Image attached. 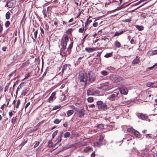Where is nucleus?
I'll list each match as a JSON object with an SVG mask.
<instances>
[{"label": "nucleus", "mask_w": 157, "mask_h": 157, "mask_svg": "<svg viewBox=\"0 0 157 157\" xmlns=\"http://www.w3.org/2000/svg\"><path fill=\"white\" fill-rule=\"evenodd\" d=\"M69 41L68 37L67 36H65L63 39V41L62 43V48L60 53V54L63 56H65L68 55L70 53V50L72 48L73 42H71V44H69L68 47L66 50V46L67 43Z\"/></svg>", "instance_id": "obj_1"}, {"label": "nucleus", "mask_w": 157, "mask_h": 157, "mask_svg": "<svg viewBox=\"0 0 157 157\" xmlns=\"http://www.w3.org/2000/svg\"><path fill=\"white\" fill-rule=\"evenodd\" d=\"M79 79L84 85L85 86L88 79L87 74L84 72H80L79 73Z\"/></svg>", "instance_id": "obj_2"}, {"label": "nucleus", "mask_w": 157, "mask_h": 157, "mask_svg": "<svg viewBox=\"0 0 157 157\" xmlns=\"http://www.w3.org/2000/svg\"><path fill=\"white\" fill-rule=\"evenodd\" d=\"M62 73L66 75L67 76H69L71 74V71L69 64H65L63 66Z\"/></svg>", "instance_id": "obj_3"}, {"label": "nucleus", "mask_w": 157, "mask_h": 157, "mask_svg": "<svg viewBox=\"0 0 157 157\" xmlns=\"http://www.w3.org/2000/svg\"><path fill=\"white\" fill-rule=\"evenodd\" d=\"M101 88L103 90H109L111 89V87L108 82H106L101 84Z\"/></svg>", "instance_id": "obj_4"}, {"label": "nucleus", "mask_w": 157, "mask_h": 157, "mask_svg": "<svg viewBox=\"0 0 157 157\" xmlns=\"http://www.w3.org/2000/svg\"><path fill=\"white\" fill-rule=\"evenodd\" d=\"M103 138L104 137L103 136L100 135L98 139V141L94 142V146L95 147H99L102 144Z\"/></svg>", "instance_id": "obj_5"}, {"label": "nucleus", "mask_w": 157, "mask_h": 157, "mask_svg": "<svg viewBox=\"0 0 157 157\" xmlns=\"http://www.w3.org/2000/svg\"><path fill=\"white\" fill-rule=\"evenodd\" d=\"M99 92L96 90H87V94L88 95H92L95 94H98Z\"/></svg>", "instance_id": "obj_6"}, {"label": "nucleus", "mask_w": 157, "mask_h": 157, "mask_svg": "<svg viewBox=\"0 0 157 157\" xmlns=\"http://www.w3.org/2000/svg\"><path fill=\"white\" fill-rule=\"evenodd\" d=\"M120 93L124 95H126L128 93V89L124 87H120Z\"/></svg>", "instance_id": "obj_7"}, {"label": "nucleus", "mask_w": 157, "mask_h": 157, "mask_svg": "<svg viewBox=\"0 0 157 157\" xmlns=\"http://www.w3.org/2000/svg\"><path fill=\"white\" fill-rule=\"evenodd\" d=\"M117 94H113L109 97V99L111 101H113L117 98Z\"/></svg>", "instance_id": "obj_8"}, {"label": "nucleus", "mask_w": 157, "mask_h": 157, "mask_svg": "<svg viewBox=\"0 0 157 157\" xmlns=\"http://www.w3.org/2000/svg\"><path fill=\"white\" fill-rule=\"evenodd\" d=\"M107 105L105 103L102 104L101 105L98 106V108L99 110H105L107 109Z\"/></svg>", "instance_id": "obj_9"}, {"label": "nucleus", "mask_w": 157, "mask_h": 157, "mask_svg": "<svg viewBox=\"0 0 157 157\" xmlns=\"http://www.w3.org/2000/svg\"><path fill=\"white\" fill-rule=\"evenodd\" d=\"M63 132H60L58 136V138L57 139V142L56 143L54 144L55 145H56V144H58L59 143L61 142L62 140V137L63 136Z\"/></svg>", "instance_id": "obj_10"}, {"label": "nucleus", "mask_w": 157, "mask_h": 157, "mask_svg": "<svg viewBox=\"0 0 157 157\" xmlns=\"http://www.w3.org/2000/svg\"><path fill=\"white\" fill-rule=\"evenodd\" d=\"M113 79L114 82H117L121 81L122 80V78L119 76L115 75L113 77Z\"/></svg>", "instance_id": "obj_11"}, {"label": "nucleus", "mask_w": 157, "mask_h": 157, "mask_svg": "<svg viewBox=\"0 0 157 157\" xmlns=\"http://www.w3.org/2000/svg\"><path fill=\"white\" fill-rule=\"evenodd\" d=\"M86 51L88 53H90L96 50L95 48H85Z\"/></svg>", "instance_id": "obj_12"}, {"label": "nucleus", "mask_w": 157, "mask_h": 157, "mask_svg": "<svg viewBox=\"0 0 157 157\" xmlns=\"http://www.w3.org/2000/svg\"><path fill=\"white\" fill-rule=\"evenodd\" d=\"M140 61V59L138 56H136V58L133 60L132 63L133 64H137Z\"/></svg>", "instance_id": "obj_13"}, {"label": "nucleus", "mask_w": 157, "mask_h": 157, "mask_svg": "<svg viewBox=\"0 0 157 157\" xmlns=\"http://www.w3.org/2000/svg\"><path fill=\"white\" fill-rule=\"evenodd\" d=\"M56 93L55 92L53 93L52 95H51V96L49 97V98L48 99V101L49 102H51L53 100V99L54 98H55V96L56 95Z\"/></svg>", "instance_id": "obj_14"}, {"label": "nucleus", "mask_w": 157, "mask_h": 157, "mask_svg": "<svg viewBox=\"0 0 157 157\" xmlns=\"http://www.w3.org/2000/svg\"><path fill=\"white\" fill-rule=\"evenodd\" d=\"M156 54H157V50L150 51L147 52V55L148 56L153 55Z\"/></svg>", "instance_id": "obj_15"}, {"label": "nucleus", "mask_w": 157, "mask_h": 157, "mask_svg": "<svg viewBox=\"0 0 157 157\" xmlns=\"http://www.w3.org/2000/svg\"><path fill=\"white\" fill-rule=\"evenodd\" d=\"M14 5V3L12 1L7 2L6 6L9 8H12Z\"/></svg>", "instance_id": "obj_16"}, {"label": "nucleus", "mask_w": 157, "mask_h": 157, "mask_svg": "<svg viewBox=\"0 0 157 157\" xmlns=\"http://www.w3.org/2000/svg\"><path fill=\"white\" fill-rule=\"evenodd\" d=\"M89 80L90 82H93L95 79V76L94 75H91V73H89Z\"/></svg>", "instance_id": "obj_17"}, {"label": "nucleus", "mask_w": 157, "mask_h": 157, "mask_svg": "<svg viewBox=\"0 0 157 157\" xmlns=\"http://www.w3.org/2000/svg\"><path fill=\"white\" fill-rule=\"evenodd\" d=\"M124 32L123 30H119L118 31H117L114 35V36H119L122 34Z\"/></svg>", "instance_id": "obj_18"}, {"label": "nucleus", "mask_w": 157, "mask_h": 157, "mask_svg": "<svg viewBox=\"0 0 157 157\" xmlns=\"http://www.w3.org/2000/svg\"><path fill=\"white\" fill-rule=\"evenodd\" d=\"M84 114V110L82 109L79 111L78 113V116L79 117H82Z\"/></svg>", "instance_id": "obj_19"}, {"label": "nucleus", "mask_w": 157, "mask_h": 157, "mask_svg": "<svg viewBox=\"0 0 157 157\" xmlns=\"http://www.w3.org/2000/svg\"><path fill=\"white\" fill-rule=\"evenodd\" d=\"M141 155L143 156H147L148 155V151L147 150H145L141 153Z\"/></svg>", "instance_id": "obj_20"}, {"label": "nucleus", "mask_w": 157, "mask_h": 157, "mask_svg": "<svg viewBox=\"0 0 157 157\" xmlns=\"http://www.w3.org/2000/svg\"><path fill=\"white\" fill-rule=\"evenodd\" d=\"M37 30H36V31L34 32V38H33V40L34 42H35L36 41V38L37 36Z\"/></svg>", "instance_id": "obj_21"}, {"label": "nucleus", "mask_w": 157, "mask_h": 157, "mask_svg": "<svg viewBox=\"0 0 157 157\" xmlns=\"http://www.w3.org/2000/svg\"><path fill=\"white\" fill-rule=\"evenodd\" d=\"M52 141L49 140L48 142V146L49 147H55L56 145L54 144V145H52Z\"/></svg>", "instance_id": "obj_22"}, {"label": "nucleus", "mask_w": 157, "mask_h": 157, "mask_svg": "<svg viewBox=\"0 0 157 157\" xmlns=\"http://www.w3.org/2000/svg\"><path fill=\"white\" fill-rule=\"evenodd\" d=\"M74 111L72 110H70L67 111V115L68 116H71L73 113Z\"/></svg>", "instance_id": "obj_23"}, {"label": "nucleus", "mask_w": 157, "mask_h": 157, "mask_svg": "<svg viewBox=\"0 0 157 157\" xmlns=\"http://www.w3.org/2000/svg\"><path fill=\"white\" fill-rule=\"evenodd\" d=\"M113 53H107L104 56L106 58H108L112 56Z\"/></svg>", "instance_id": "obj_24"}, {"label": "nucleus", "mask_w": 157, "mask_h": 157, "mask_svg": "<svg viewBox=\"0 0 157 157\" xmlns=\"http://www.w3.org/2000/svg\"><path fill=\"white\" fill-rule=\"evenodd\" d=\"M139 117V118H140L141 119L143 120H145L146 118L145 115L142 114H140Z\"/></svg>", "instance_id": "obj_25"}, {"label": "nucleus", "mask_w": 157, "mask_h": 157, "mask_svg": "<svg viewBox=\"0 0 157 157\" xmlns=\"http://www.w3.org/2000/svg\"><path fill=\"white\" fill-rule=\"evenodd\" d=\"M10 17V13L9 12H7L6 14V19L8 20Z\"/></svg>", "instance_id": "obj_26"}, {"label": "nucleus", "mask_w": 157, "mask_h": 157, "mask_svg": "<svg viewBox=\"0 0 157 157\" xmlns=\"http://www.w3.org/2000/svg\"><path fill=\"white\" fill-rule=\"evenodd\" d=\"M154 84V83L152 82H149L146 83V85L147 86L149 87H150Z\"/></svg>", "instance_id": "obj_27"}, {"label": "nucleus", "mask_w": 157, "mask_h": 157, "mask_svg": "<svg viewBox=\"0 0 157 157\" xmlns=\"http://www.w3.org/2000/svg\"><path fill=\"white\" fill-rule=\"evenodd\" d=\"M101 74L103 75L106 76L108 75V73L106 71H102L101 72Z\"/></svg>", "instance_id": "obj_28"}, {"label": "nucleus", "mask_w": 157, "mask_h": 157, "mask_svg": "<svg viewBox=\"0 0 157 157\" xmlns=\"http://www.w3.org/2000/svg\"><path fill=\"white\" fill-rule=\"evenodd\" d=\"M133 133L134 134V135L136 137H138L139 135V134H140L139 132H138V131H136L135 130L134 132H133Z\"/></svg>", "instance_id": "obj_29"}, {"label": "nucleus", "mask_w": 157, "mask_h": 157, "mask_svg": "<svg viewBox=\"0 0 157 157\" xmlns=\"http://www.w3.org/2000/svg\"><path fill=\"white\" fill-rule=\"evenodd\" d=\"M92 21L91 20H89V19H87V21L85 23V26H87Z\"/></svg>", "instance_id": "obj_30"}, {"label": "nucleus", "mask_w": 157, "mask_h": 157, "mask_svg": "<svg viewBox=\"0 0 157 157\" xmlns=\"http://www.w3.org/2000/svg\"><path fill=\"white\" fill-rule=\"evenodd\" d=\"M115 46L117 48H120L121 46V44L118 41H116L115 43Z\"/></svg>", "instance_id": "obj_31"}, {"label": "nucleus", "mask_w": 157, "mask_h": 157, "mask_svg": "<svg viewBox=\"0 0 157 157\" xmlns=\"http://www.w3.org/2000/svg\"><path fill=\"white\" fill-rule=\"evenodd\" d=\"M28 90L27 89L23 91L22 92L21 95L24 96H25L28 93Z\"/></svg>", "instance_id": "obj_32"}, {"label": "nucleus", "mask_w": 157, "mask_h": 157, "mask_svg": "<svg viewBox=\"0 0 157 157\" xmlns=\"http://www.w3.org/2000/svg\"><path fill=\"white\" fill-rule=\"evenodd\" d=\"M70 135V133L68 132H66L64 133V137L67 138L69 137Z\"/></svg>", "instance_id": "obj_33"}, {"label": "nucleus", "mask_w": 157, "mask_h": 157, "mask_svg": "<svg viewBox=\"0 0 157 157\" xmlns=\"http://www.w3.org/2000/svg\"><path fill=\"white\" fill-rule=\"evenodd\" d=\"M137 29L139 31L143 30L144 29V27L142 26H136Z\"/></svg>", "instance_id": "obj_34"}, {"label": "nucleus", "mask_w": 157, "mask_h": 157, "mask_svg": "<svg viewBox=\"0 0 157 157\" xmlns=\"http://www.w3.org/2000/svg\"><path fill=\"white\" fill-rule=\"evenodd\" d=\"M91 150V148L90 147H87L84 148V151L85 152H87Z\"/></svg>", "instance_id": "obj_35"}, {"label": "nucleus", "mask_w": 157, "mask_h": 157, "mask_svg": "<svg viewBox=\"0 0 157 157\" xmlns=\"http://www.w3.org/2000/svg\"><path fill=\"white\" fill-rule=\"evenodd\" d=\"M134 130H135L134 129L131 128H128L127 129V131H128V132H131V133H133V132H134Z\"/></svg>", "instance_id": "obj_36"}, {"label": "nucleus", "mask_w": 157, "mask_h": 157, "mask_svg": "<svg viewBox=\"0 0 157 157\" xmlns=\"http://www.w3.org/2000/svg\"><path fill=\"white\" fill-rule=\"evenodd\" d=\"M60 122V121L58 119H56L54 121V123L56 124H59Z\"/></svg>", "instance_id": "obj_37"}, {"label": "nucleus", "mask_w": 157, "mask_h": 157, "mask_svg": "<svg viewBox=\"0 0 157 157\" xmlns=\"http://www.w3.org/2000/svg\"><path fill=\"white\" fill-rule=\"evenodd\" d=\"M42 13L44 15V18H45L46 17H47V14L46 13V10H44V9L42 11Z\"/></svg>", "instance_id": "obj_38"}, {"label": "nucleus", "mask_w": 157, "mask_h": 157, "mask_svg": "<svg viewBox=\"0 0 157 157\" xmlns=\"http://www.w3.org/2000/svg\"><path fill=\"white\" fill-rule=\"evenodd\" d=\"M20 104V101L19 99H18L17 101V104L16 106V108H19V106Z\"/></svg>", "instance_id": "obj_39"}, {"label": "nucleus", "mask_w": 157, "mask_h": 157, "mask_svg": "<svg viewBox=\"0 0 157 157\" xmlns=\"http://www.w3.org/2000/svg\"><path fill=\"white\" fill-rule=\"evenodd\" d=\"M87 101L90 102H92L93 101V99L92 97H89L87 99Z\"/></svg>", "instance_id": "obj_40"}, {"label": "nucleus", "mask_w": 157, "mask_h": 157, "mask_svg": "<svg viewBox=\"0 0 157 157\" xmlns=\"http://www.w3.org/2000/svg\"><path fill=\"white\" fill-rule=\"evenodd\" d=\"M78 32L80 33H83L84 32V28L83 27L82 28H80L78 29Z\"/></svg>", "instance_id": "obj_41"}, {"label": "nucleus", "mask_w": 157, "mask_h": 157, "mask_svg": "<svg viewBox=\"0 0 157 157\" xmlns=\"http://www.w3.org/2000/svg\"><path fill=\"white\" fill-rule=\"evenodd\" d=\"M10 24V22L9 21H7L5 23V25L6 27H7L9 26Z\"/></svg>", "instance_id": "obj_42"}, {"label": "nucleus", "mask_w": 157, "mask_h": 157, "mask_svg": "<svg viewBox=\"0 0 157 157\" xmlns=\"http://www.w3.org/2000/svg\"><path fill=\"white\" fill-rule=\"evenodd\" d=\"M97 105H98V106H99L101 105L103 103L101 101H98L97 102Z\"/></svg>", "instance_id": "obj_43"}, {"label": "nucleus", "mask_w": 157, "mask_h": 157, "mask_svg": "<svg viewBox=\"0 0 157 157\" xmlns=\"http://www.w3.org/2000/svg\"><path fill=\"white\" fill-rule=\"evenodd\" d=\"M146 138L147 139H150L152 138V136L150 134H147L146 135Z\"/></svg>", "instance_id": "obj_44"}, {"label": "nucleus", "mask_w": 157, "mask_h": 157, "mask_svg": "<svg viewBox=\"0 0 157 157\" xmlns=\"http://www.w3.org/2000/svg\"><path fill=\"white\" fill-rule=\"evenodd\" d=\"M57 134V132L55 131L54 132H53V133L52 134V138L53 139L54 138V137L55 136H56Z\"/></svg>", "instance_id": "obj_45"}, {"label": "nucleus", "mask_w": 157, "mask_h": 157, "mask_svg": "<svg viewBox=\"0 0 157 157\" xmlns=\"http://www.w3.org/2000/svg\"><path fill=\"white\" fill-rule=\"evenodd\" d=\"M60 106H55L53 108V109L54 110H56L60 108Z\"/></svg>", "instance_id": "obj_46"}, {"label": "nucleus", "mask_w": 157, "mask_h": 157, "mask_svg": "<svg viewBox=\"0 0 157 157\" xmlns=\"http://www.w3.org/2000/svg\"><path fill=\"white\" fill-rule=\"evenodd\" d=\"M22 86V84H20L17 88V91H18L21 88Z\"/></svg>", "instance_id": "obj_47"}, {"label": "nucleus", "mask_w": 157, "mask_h": 157, "mask_svg": "<svg viewBox=\"0 0 157 157\" xmlns=\"http://www.w3.org/2000/svg\"><path fill=\"white\" fill-rule=\"evenodd\" d=\"M72 30V29H68L67 31V33L70 34L71 33Z\"/></svg>", "instance_id": "obj_48"}, {"label": "nucleus", "mask_w": 157, "mask_h": 157, "mask_svg": "<svg viewBox=\"0 0 157 157\" xmlns=\"http://www.w3.org/2000/svg\"><path fill=\"white\" fill-rule=\"evenodd\" d=\"M40 142H37L34 146V147L35 148L37 147L39 145Z\"/></svg>", "instance_id": "obj_49"}, {"label": "nucleus", "mask_w": 157, "mask_h": 157, "mask_svg": "<svg viewBox=\"0 0 157 157\" xmlns=\"http://www.w3.org/2000/svg\"><path fill=\"white\" fill-rule=\"evenodd\" d=\"M9 115L10 117H11L13 115L12 112L11 111L9 112Z\"/></svg>", "instance_id": "obj_50"}, {"label": "nucleus", "mask_w": 157, "mask_h": 157, "mask_svg": "<svg viewBox=\"0 0 157 157\" xmlns=\"http://www.w3.org/2000/svg\"><path fill=\"white\" fill-rule=\"evenodd\" d=\"M30 102H28L26 105L25 107V109H26L30 105Z\"/></svg>", "instance_id": "obj_51"}, {"label": "nucleus", "mask_w": 157, "mask_h": 157, "mask_svg": "<svg viewBox=\"0 0 157 157\" xmlns=\"http://www.w3.org/2000/svg\"><path fill=\"white\" fill-rule=\"evenodd\" d=\"M98 128H102L103 127V124H100L98 126Z\"/></svg>", "instance_id": "obj_52"}, {"label": "nucleus", "mask_w": 157, "mask_h": 157, "mask_svg": "<svg viewBox=\"0 0 157 157\" xmlns=\"http://www.w3.org/2000/svg\"><path fill=\"white\" fill-rule=\"evenodd\" d=\"M63 126L65 127H67V122H65L63 124Z\"/></svg>", "instance_id": "obj_53"}, {"label": "nucleus", "mask_w": 157, "mask_h": 157, "mask_svg": "<svg viewBox=\"0 0 157 157\" xmlns=\"http://www.w3.org/2000/svg\"><path fill=\"white\" fill-rule=\"evenodd\" d=\"M29 74H27L25 75V78L23 79H25L27 78L28 77H29Z\"/></svg>", "instance_id": "obj_54"}, {"label": "nucleus", "mask_w": 157, "mask_h": 157, "mask_svg": "<svg viewBox=\"0 0 157 157\" xmlns=\"http://www.w3.org/2000/svg\"><path fill=\"white\" fill-rule=\"evenodd\" d=\"M95 153L94 152L92 153L91 155V157H94L95 156Z\"/></svg>", "instance_id": "obj_55"}, {"label": "nucleus", "mask_w": 157, "mask_h": 157, "mask_svg": "<svg viewBox=\"0 0 157 157\" xmlns=\"http://www.w3.org/2000/svg\"><path fill=\"white\" fill-rule=\"evenodd\" d=\"M98 25V24L97 22H95L93 24V26L95 27L97 26Z\"/></svg>", "instance_id": "obj_56"}, {"label": "nucleus", "mask_w": 157, "mask_h": 157, "mask_svg": "<svg viewBox=\"0 0 157 157\" xmlns=\"http://www.w3.org/2000/svg\"><path fill=\"white\" fill-rule=\"evenodd\" d=\"M71 107L73 109H74L76 110H77V109H78L77 108H75L74 106L73 105H71Z\"/></svg>", "instance_id": "obj_57"}, {"label": "nucleus", "mask_w": 157, "mask_h": 157, "mask_svg": "<svg viewBox=\"0 0 157 157\" xmlns=\"http://www.w3.org/2000/svg\"><path fill=\"white\" fill-rule=\"evenodd\" d=\"M45 26V29H49L48 25H47V24H46Z\"/></svg>", "instance_id": "obj_58"}, {"label": "nucleus", "mask_w": 157, "mask_h": 157, "mask_svg": "<svg viewBox=\"0 0 157 157\" xmlns=\"http://www.w3.org/2000/svg\"><path fill=\"white\" fill-rule=\"evenodd\" d=\"M155 67V65H154L153 66H152V67H149L148 68L149 70H151V69H152L153 68H154V67Z\"/></svg>", "instance_id": "obj_59"}, {"label": "nucleus", "mask_w": 157, "mask_h": 157, "mask_svg": "<svg viewBox=\"0 0 157 157\" xmlns=\"http://www.w3.org/2000/svg\"><path fill=\"white\" fill-rule=\"evenodd\" d=\"M130 43L131 44H134L135 43H134V40L133 39H131V41H130Z\"/></svg>", "instance_id": "obj_60"}, {"label": "nucleus", "mask_w": 157, "mask_h": 157, "mask_svg": "<svg viewBox=\"0 0 157 157\" xmlns=\"http://www.w3.org/2000/svg\"><path fill=\"white\" fill-rule=\"evenodd\" d=\"M5 104H3V105H2L1 106V108H1V109H2V110H3V109L4 108V106H5Z\"/></svg>", "instance_id": "obj_61"}, {"label": "nucleus", "mask_w": 157, "mask_h": 157, "mask_svg": "<svg viewBox=\"0 0 157 157\" xmlns=\"http://www.w3.org/2000/svg\"><path fill=\"white\" fill-rule=\"evenodd\" d=\"M3 30V28L1 25L0 24V32H2Z\"/></svg>", "instance_id": "obj_62"}, {"label": "nucleus", "mask_w": 157, "mask_h": 157, "mask_svg": "<svg viewBox=\"0 0 157 157\" xmlns=\"http://www.w3.org/2000/svg\"><path fill=\"white\" fill-rule=\"evenodd\" d=\"M6 47H3L2 48V50L3 51H6Z\"/></svg>", "instance_id": "obj_63"}, {"label": "nucleus", "mask_w": 157, "mask_h": 157, "mask_svg": "<svg viewBox=\"0 0 157 157\" xmlns=\"http://www.w3.org/2000/svg\"><path fill=\"white\" fill-rule=\"evenodd\" d=\"M74 20V19L73 18H72L71 19H70L69 21H68V22H72V21H73Z\"/></svg>", "instance_id": "obj_64"}]
</instances>
